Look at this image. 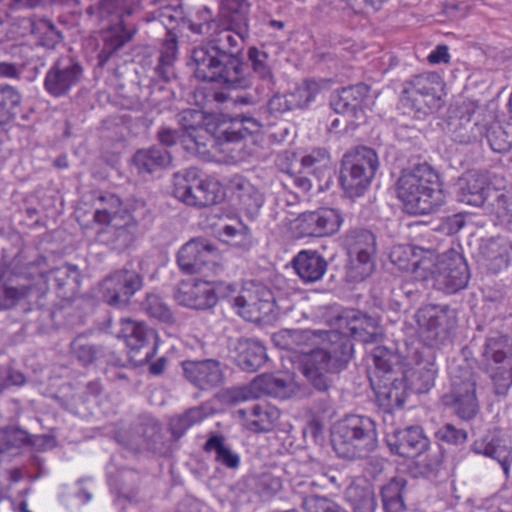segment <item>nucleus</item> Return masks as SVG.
<instances>
[{"label":"nucleus","instance_id":"f257e3e1","mask_svg":"<svg viewBox=\"0 0 512 512\" xmlns=\"http://www.w3.org/2000/svg\"><path fill=\"white\" fill-rule=\"evenodd\" d=\"M243 2H232L227 23L220 22L207 41L191 51L189 66L198 80L228 89H247L252 85V77L241 59L244 43L250 36L249 11Z\"/></svg>","mask_w":512,"mask_h":512},{"label":"nucleus","instance_id":"f03ea898","mask_svg":"<svg viewBox=\"0 0 512 512\" xmlns=\"http://www.w3.org/2000/svg\"><path fill=\"white\" fill-rule=\"evenodd\" d=\"M343 319L350 335L337 330L319 331L325 337L323 346L312 350L303 363L304 376L319 391H327L332 386L330 375L346 368L354 351L351 338L374 343L382 336L379 321L373 316L351 310L346 312Z\"/></svg>","mask_w":512,"mask_h":512},{"label":"nucleus","instance_id":"7ed1b4c3","mask_svg":"<svg viewBox=\"0 0 512 512\" xmlns=\"http://www.w3.org/2000/svg\"><path fill=\"white\" fill-rule=\"evenodd\" d=\"M398 199L412 215H427L446 203L437 172L428 164H418L402 171L396 183Z\"/></svg>","mask_w":512,"mask_h":512},{"label":"nucleus","instance_id":"20e7f679","mask_svg":"<svg viewBox=\"0 0 512 512\" xmlns=\"http://www.w3.org/2000/svg\"><path fill=\"white\" fill-rule=\"evenodd\" d=\"M332 445L340 458L348 460L367 458L378 446L375 421L365 415L345 416L334 427Z\"/></svg>","mask_w":512,"mask_h":512},{"label":"nucleus","instance_id":"39448f33","mask_svg":"<svg viewBox=\"0 0 512 512\" xmlns=\"http://www.w3.org/2000/svg\"><path fill=\"white\" fill-rule=\"evenodd\" d=\"M157 18L166 28V38L161 46L158 62L151 76V95L156 91H164L160 82L168 83L176 77L175 61L178 55L177 35L172 32L180 23L185 25L186 16L181 4L165 6L156 12Z\"/></svg>","mask_w":512,"mask_h":512},{"label":"nucleus","instance_id":"423d86ee","mask_svg":"<svg viewBox=\"0 0 512 512\" xmlns=\"http://www.w3.org/2000/svg\"><path fill=\"white\" fill-rule=\"evenodd\" d=\"M107 28L103 31V48L99 53L101 62L107 61L116 51L132 40L137 32L135 25L127 23L120 14L119 0H100L87 8Z\"/></svg>","mask_w":512,"mask_h":512},{"label":"nucleus","instance_id":"0eeeda50","mask_svg":"<svg viewBox=\"0 0 512 512\" xmlns=\"http://www.w3.org/2000/svg\"><path fill=\"white\" fill-rule=\"evenodd\" d=\"M106 333L122 339L132 359L139 363L149 361L156 352L157 333L145 322L130 317L109 318L104 324Z\"/></svg>","mask_w":512,"mask_h":512},{"label":"nucleus","instance_id":"6e6552de","mask_svg":"<svg viewBox=\"0 0 512 512\" xmlns=\"http://www.w3.org/2000/svg\"><path fill=\"white\" fill-rule=\"evenodd\" d=\"M151 210L143 199H134L130 213L114 218L99 233L100 240L119 252L128 249L146 228Z\"/></svg>","mask_w":512,"mask_h":512},{"label":"nucleus","instance_id":"1a4fd4ad","mask_svg":"<svg viewBox=\"0 0 512 512\" xmlns=\"http://www.w3.org/2000/svg\"><path fill=\"white\" fill-rule=\"evenodd\" d=\"M481 355L494 392L505 395L512 385V340L507 335L494 333L486 338Z\"/></svg>","mask_w":512,"mask_h":512},{"label":"nucleus","instance_id":"9d476101","mask_svg":"<svg viewBox=\"0 0 512 512\" xmlns=\"http://www.w3.org/2000/svg\"><path fill=\"white\" fill-rule=\"evenodd\" d=\"M378 166L377 154L371 148L360 147L353 154H345L339 180L346 195L350 198L362 196Z\"/></svg>","mask_w":512,"mask_h":512},{"label":"nucleus","instance_id":"9b49d317","mask_svg":"<svg viewBox=\"0 0 512 512\" xmlns=\"http://www.w3.org/2000/svg\"><path fill=\"white\" fill-rule=\"evenodd\" d=\"M343 244L350 256L348 276L355 282L363 281L375 269L376 235L366 228H351L343 236Z\"/></svg>","mask_w":512,"mask_h":512},{"label":"nucleus","instance_id":"f8f14e48","mask_svg":"<svg viewBox=\"0 0 512 512\" xmlns=\"http://www.w3.org/2000/svg\"><path fill=\"white\" fill-rule=\"evenodd\" d=\"M432 287L451 295L467 287L470 271L465 257L457 250L450 249L440 254L428 272Z\"/></svg>","mask_w":512,"mask_h":512},{"label":"nucleus","instance_id":"ddd939ff","mask_svg":"<svg viewBox=\"0 0 512 512\" xmlns=\"http://www.w3.org/2000/svg\"><path fill=\"white\" fill-rule=\"evenodd\" d=\"M442 88V78L436 72L414 75L403 84L401 104L417 114L425 115L440 107L439 92Z\"/></svg>","mask_w":512,"mask_h":512},{"label":"nucleus","instance_id":"4468645a","mask_svg":"<svg viewBox=\"0 0 512 512\" xmlns=\"http://www.w3.org/2000/svg\"><path fill=\"white\" fill-rule=\"evenodd\" d=\"M217 181L201 178L197 168L191 167L174 175V196L190 206L207 207L221 198Z\"/></svg>","mask_w":512,"mask_h":512},{"label":"nucleus","instance_id":"2eb2a0df","mask_svg":"<svg viewBox=\"0 0 512 512\" xmlns=\"http://www.w3.org/2000/svg\"><path fill=\"white\" fill-rule=\"evenodd\" d=\"M298 391L299 385L291 375L263 374L255 378L248 386L224 391L221 398L230 399L233 403L259 398L262 394L279 399H288Z\"/></svg>","mask_w":512,"mask_h":512},{"label":"nucleus","instance_id":"dca6fc26","mask_svg":"<svg viewBox=\"0 0 512 512\" xmlns=\"http://www.w3.org/2000/svg\"><path fill=\"white\" fill-rule=\"evenodd\" d=\"M419 332L424 343L429 347H441L451 340L446 339L456 326L457 313L448 305L428 304L416 312Z\"/></svg>","mask_w":512,"mask_h":512},{"label":"nucleus","instance_id":"f3484780","mask_svg":"<svg viewBox=\"0 0 512 512\" xmlns=\"http://www.w3.org/2000/svg\"><path fill=\"white\" fill-rule=\"evenodd\" d=\"M236 291L237 285L234 283L195 280L180 283L174 292V299L181 306L207 310L214 307L220 297H230Z\"/></svg>","mask_w":512,"mask_h":512},{"label":"nucleus","instance_id":"a211bd4d","mask_svg":"<svg viewBox=\"0 0 512 512\" xmlns=\"http://www.w3.org/2000/svg\"><path fill=\"white\" fill-rule=\"evenodd\" d=\"M451 375V399L455 414L463 420L473 419L479 412V402L476 397V381L472 371L465 368L460 374L454 371Z\"/></svg>","mask_w":512,"mask_h":512},{"label":"nucleus","instance_id":"6ab92c4d","mask_svg":"<svg viewBox=\"0 0 512 512\" xmlns=\"http://www.w3.org/2000/svg\"><path fill=\"white\" fill-rule=\"evenodd\" d=\"M343 222L339 210L322 207L301 213L295 220V228L300 237H326L336 234Z\"/></svg>","mask_w":512,"mask_h":512},{"label":"nucleus","instance_id":"aec40b11","mask_svg":"<svg viewBox=\"0 0 512 512\" xmlns=\"http://www.w3.org/2000/svg\"><path fill=\"white\" fill-rule=\"evenodd\" d=\"M142 285L140 274L124 269L107 276L100 284V291L103 300L110 306L125 307Z\"/></svg>","mask_w":512,"mask_h":512},{"label":"nucleus","instance_id":"412c9836","mask_svg":"<svg viewBox=\"0 0 512 512\" xmlns=\"http://www.w3.org/2000/svg\"><path fill=\"white\" fill-rule=\"evenodd\" d=\"M217 258V249L206 239H192L185 243L177 254L180 270L188 275L206 274Z\"/></svg>","mask_w":512,"mask_h":512},{"label":"nucleus","instance_id":"4be33fe9","mask_svg":"<svg viewBox=\"0 0 512 512\" xmlns=\"http://www.w3.org/2000/svg\"><path fill=\"white\" fill-rule=\"evenodd\" d=\"M82 75L83 68L78 62L70 57H61L47 72L44 86L49 94L60 97L76 86Z\"/></svg>","mask_w":512,"mask_h":512},{"label":"nucleus","instance_id":"5701e85b","mask_svg":"<svg viewBox=\"0 0 512 512\" xmlns=\"http://www.w3.org/2000/svg\"><path fill=\"white\" fill-rule=\"evenodd\" d=\"M185 378L201 390H212L224 382L221 363L215 359L186 360L182 362Z\"/></svg>","mask_w":512,"mask_h":512},{"label":"nucleus","instance_id":"b1692460","mask_svg":"<svg viewBox=\"0 0 512 512\" xmlns=\"http://www.w3.org/2000/svg\"><path fill=\"white\" fill-rule=\"evenodd\" d=\"M116 441L126 449L138 452L154 450L160 439V426L156 422L143 421L116 432Z\"/></svg>","mask_w":512,"mask_h":512},{"label":"nucleus","instance_id":"393cba45","mask_svg":"<svg viewBox=\"0 0 512 512\" xmlns=\"http://www.w3.org/2000/svg\"><path fill=\"white\" fill-rule=\"evenodd\" d=\"M387 444L393 453L405 458H415L428 449L429 439L425 436L422 427L409 426L389 435Z\"/></svg>","mask_w":512,"mask_h":512},{"label":"nucleus","instance_id":"a878e982","mask_svg":"<svg viewBox=\"0 0 512 512\" xmlns=\"http://www.w3.org/2000/svg\"><path fill=\"white\" fill-rule=\"evenodd\" d=\"M285 469L279 466L265 467L243 478L245 488L263 501L272 499L283 486L282 474Z\"/></svg>","mask_w":512,"mask_h":512},{"label":"nucleus","instance_id":"bb28decb","mask_svg":"<svg viewBox=\"0 0 512 512\" xmlns=\"http://www.w3.org/2000/svg\"><path fill=\"white\" fill-rule=\"evenodd\" d=\"M471 451L477 455H483L496 460L501 466L503 473L509 476L512 464V451L500 439L496 431L488 430L476 438L471 445Z\"/></svg>","mask_w":512,"mask_h":512},{"label":"nucleus","instance_id":"cd10ccee","mask_svg":"<svg viewBox=\"0 0 512 512\" xmlns=\"http://www.w3.org/2000/svg\"><path fill=\"white\" fill-rule=\"evenodd\" d=\"M292 267L305 284L316 283L324 277L328 262L316 250L304 249L299 251L291 261Z\"/></svg>","mask_w":512,"mask_h":512},{"label":"nucleus","instance_id":"c85d7f7f","mask_svg":"<svg viewBox=\"0 0 512 512\" xmlns=\"http://www.w3.org/2000/svg\"><path fill=\"white\" fill-rule=\"evenodd\" d=\"M229 186L237 200L238 208L250 219H255L265 201L263 194L248 179L240 175L233 176Z\"/></svg>","mask_w":512,"mask_h":512},{"label":"nucleus","instance_id":"c756f323","mask_svg":"<svg viewBox=\"0 0 512 512\" xmlns=\"http://www.w3.org/2000/svg\"><path fill=\"white\" fill-rule=\"evenodd\" d=\"M491 186L486 175L470 172L458 183L457 200L475 207L484 206Z\"/></svg>","mask_w":512,"mask_h":512},{"label":"nucleus","instance_id":"7c9ffc66","mask_svg":"<svg viewBox=\"0 0 512 512\" xmlns=\"http://www.w3.org/2000/svg\"><path fill=\"white\" fill-rule=\"evenodd\" d=\"M180 131L183 133V142L187 149H199L205 146L203 139L207 132L205 129L204 113L198 109H186L177 115Z\"/></svg>","mask_w":512,"mask_h":512},{"label":"nucleus","instance_id":"2f4dec72","mask_svg":"<svg viewBox=\"0 0 512 512\" xmlns=\"http://www.w3.org/2000/svg\"><path fill=\"white\" fill-rule=\"evenodd\" d=\"M370 381L374 389H377L379 401L386 405L388 412L400 409L406 402L408 385L404 376L401 378L389 376L386 379H380L377 384L373 378H370Z\"/></svg>","mask_w":512,"mask_h":512},{"label":"nucleus","instance_id":"473e14b6","mask_svg":"<svg viewBox=\"0 0 512 512\" xmlns=\"http://www.w3.org/2000/svg\"><path fill=\"white\" fill-rule=\"evenodd\" d=\"M234 351L236 364L247 372L257 371L267 360L266 348L256 339H237Z\"/></svg>","mask_w":512,"mask_h":512},{"label":"nucleus","instance_id":"72a5a7b5","mask_svg":"<svg viewBox=\"0 0 512 512\" xmlns=\"http://www.w3.org/2000/svg\"><path fill=\"white\" fill-rule=\"evenodd\" d=\"M368 92V86L363 83L343 88L332 98L331 108L337 114L359 118L363 112L362 105Z\"/></svg>","mask_w":512,"mask_h":512},{"label":"nucleus","instance_id":"f704fd0d","mask_svg":"<svg viewBox=\"0 0 512 512\" xmlns=\"http://www.w3.org/2000/svg\"><path fill=\"white\" fill-rule=\"evenodd\" d=\"M81 272L77 265L64 263L48 271L40 270L38 272L37 285L40 282L53 285L56 289L67 288L69 292L74 293L80 286Z\"/></svg>","mask_w":512,"mask_h":512},{"label":"nucleus","instance_id":"c9c22d12","mask_svg":"<svg viewBox=\"0 0 512 512\" xmlns=\"http://www.w3.org/2000/svg\"><path fill=\"white\" fill-rule=\"evenodd\" d=\"M127 201L123 207L121 199L110 192H98L95 196L93 205L95 207L94 219L97 223L108 224L113 222L114 218H123L130 213L132 201Z\"/></svg>","mask_w":512,"mask_h":512},{"label":"nucleus","instance_id":"e433bc0d","mask_svg":"<svg viewBox=\"0 0 512 512\" xmlns=\"http://www.w3.org/2000/svg\"><path fill=\"white\" fill-rule=\"evenodd\" d=\"M390 259L400 270L411 272L415 280L426 281L428 279L432 261L429 258L418 259L414 255L412 247L399 246L393 248Z\"/></svg>","mask_w":512,"mask_h":512},{"label":"nucleus","instance_id":"4c0bfd02","mask_svg":"<svg viewBox=\"0 0 512 512\" xmlns=\"http://www.w3.org/2000/svg\"><path fill=\"white\" fill-rule=\"evenodd\" d=\"M261 124L251 115H236L229 123L219 128V139L223 143H241L246 137L260 130Z\"/></svg>","mask_w":512,"mask_h":512},{"label":"nucleus","instance_id":"58836bf2","mask_svg":"<svg viewBox=\"0 0 512 512\" xmlns=\"http://www.w3.org/2000/svg\"><path fill=\"white\" fill-rule=\"evenodd\" d=\"M247 426L255 432L270 431L279 419V410L267 403L254 404L239 410Z\"/></svg>","mask_w":512,"mask_h":512},{"label":"nucleus","instance_id":"ea45409f","mask_svg":"<svg viewBox=\"0 0 512 512\" xmlns=\"http://www.w3.org/2000/svg\"><path fill=\"white\" fill-rule=\"evenodd\" d=\"M231 304L237 314L249 321H258L273 309V303L269 299H259L250 292L234 297Z\"/></svg>","mask_w":512,"mask_h":512},{"label":"nucleus","instance_id":"a19ab883","mask_svg":"<svg viewBox=\"0 0 512 512\" xmlns=\"http://www.w3.org/2000/svg\"><path fill=\"white\" fill-rule=\"evenodd\" d=\"M380 495L384 512H407V480L404 477L391 478L381 487Z\"/></svg>","mask_w":512,"mask_h":512},{"label":"nucleus","instance_id":"79ce46f5","mask_svg":"<svg viewBox=\"0 0 512 512\" xmlns=\"http://www.w3.org/2000/svg\"><path fill=\"white\" fill-rule=\"evenodd\" d=\"M247 57L260 82L258 87L261 88V94H269L275 86V77L268 53L253 46L248 49Z\"/></svg>","mask_w":512,"mask_h":512},{"label":"nucleus","instance_id":"37998d69","mask_svg":"<svg viewBox=\"0 0 512 512\" xmlns=\"http://www.w3.org/2000/svg\"><path fill=\"white\" fill-rule=\"evenodd\" d=\"M344 497L354 512H376L377 510V498L369 485L352 483L346 488Z\"/></svg>","mask_w":512,"mask_h":512},{"label":"nucleus","instance_id":"c03bdc74","mask_svg":"<svg viewBox=\"0 0 512 512\" xmlns=\"http://www.w3.org/2000/svg\"><path fill=\"white\" fill-rule=\"evenodd\" d=\"M133 162L140 172L151 173L158 168H163L171 162V155L161 145L141 149L136 152Z\"/></svg>","mask_w":512,"mask_h":512},{"label":"nucleus","instance_id":"a18cd8bd","mask_svg":"<svg viewBox=\"0 0 512 512\" xmlns=\"http://www.w3.org/2000/svg\"><path fill=\"white\" fill-rule=\"evenodd\" d=\"M204 450L208 453H215V461L227 469L235 470L240 466L241 457L225 443L222 435H212L204 445Z\"/></svg>","mask_w":512,"mask_h":512},{"label":"nucleus","instance_id":"49530a36","mask_svg":"<svg viewBox=\"0 0 512 512\" xmlns=\"http://www.w3.org/2000/svg\"><path fill=\"white\" fill-rule=\"evenodd\" d=\"M221 21L215 17L207 6L198 7L191 16H186L185 26L193 33L209 37Z\"/></svg>","mask_w":512,"mask_h":512},{"label":"nucleus","instance_id":"de8ad7c7","mask_svg":"<svg viewBox=\"0 0 512 512\" xmlns=\"http://www.w3.org/2000/svg\"><path fill=\"white\" fill-rule=\"evenodd\" d=\"M71 351L83 365L92 364L104 356L103 347L91 342L85 334L78 335L71 342Z\"/></svg>","mask_w":512,"mask_h":512},{"label":"nucleus","instance_id":"09e8293b","mask_svg":"<svg viewBox=\"0 0 512 512\" xmlns=\"http://www.w3.org/2000/svg\"><path fill=\"white\" fill-rule=\"evenodd\" d=\"M207 416L206 408L197 406L188 409L181 415L173 417L169 424L172 435L175 438L182 437L190 427L202 422Z\"/></svg>","mask_w":512,"mask_h":512},{"label":"nucleus","instance_id":"8fccbe9b","mask_svg":"<svg viewBox=\"0 0 512 512\" xmlns=\"http://www.w3.org/2000/svg\"><path fill=\"white\" fill-rule=\"evenodd\" d=\"M21 97L10 85L0 84V124L9 122L17 113Z\"/></svg>","mask_w":512,"mask_h":512},{"label":"nucleus","instance_id":"3c124183","mask_svg":"<svg viewBox=\"0 0 512 512\" xmlns=\"http://www.w3.org/2000/svg\"><path fill=\"white\" fill-rule=\"evenodd\" d=\"M141 306L150 317L160 322L171 324L175 321L173 312L157 294L147 293Z\"/></svg>","mask_w":512,"mask_h":512},{"label":"nucleus","instance_id":"603ef678","mask_svg":"<svg viewBox=\"0 0 512 512\" xmlns=\"http://www.w3.org/2000/svg\"><path fill=\"white\" fill-rule=\"evenodd\" d=\"M301 164L308 173H312L317 178H320L329 169L331 160L326 149L318 148L302 157Z\"/></svg>","mask_w":512,"mask_h":512},{"label":"nucleus","instance_id":"864d4df0","mask_svg":"<svg viewBox=\"0 0 512 512\" xmlns=\"http://www.w3.org/2000/svg\"><path fill=\"white\" fill-rule=\"evenodd\" d=\"M318 93V85L313 80H306L302 85L288 93V99L292 110L307 107Z\"/></svg>","mask_w":512,"mask_h":512},{"label":"nucleus","instance_id":"5fc2aeb1","mask_svg":"<svg viewBox=\"0 0 512 512\" xmlns=\"http://www.w3.org/2000/svg\"><path fill=\"white\" fill-rule=\"evenodd\" d=\"M486 139L491 150L495 153L505 154L512 148V134L500 125H492L486 130Z\"/></svg>","mask_w":512,"mask_h":512},{"label":"nucleus","instance_id":"6e6d98bb","mask_svg":"<svg viewBox=\"0 0 512 512\" xmlns=\"http://www.w3.org/2000/svg\"><path fill=\"white\" fill-rule=\"evenodd\" d=\"M435 438L442 444L459 446L466 442L468 432L452 423H444L434 433Z\"/></svg>","mask_w":512,"mask_h":512},{"label":"nucleus","instance_id":"4d7b16f0","mask_svg":"<svg viewBox=\"0 0 512 512\" xmlns=\"http://www.w3.org/2000/svg\"><path fill=\"white\" fill-rule=\"evenodd\" d=\"M29 434L16 427L0 429V453L9 451L11 448H20L27 443Z\"/></svg>","mask_w":512,"mask_h":512},{"label":"nucleus","instance_id":"13d9d810","mask_svg":"<svg viewBox=\"0 0 512 512\" xmlns=\"http://www.w3.org/2000/svg\"><path fill=\"white\" fill-rule=\"evenodd\" d=\"M484 130V126L466 120L464 124H461L453 132V140L461 144H470L481 139L484 135Z\"/></svg>","mask_w":512,"mask_h":512},{"label":"nucleus","instance_id":"bf43d9fd","mask_svg":"<svg viewBox=\"0 0 512 512\" xmlns=\"http://www.w3.org/2000/svg\"><path fill=\"white\" fill-rule=\"evenodd\" d=\"M511 204V199L503 191L491 186L489 196L484 206L496 213L499 217H504L510 212Z\"/></svg>","mask_w":512,"mask_h":512},{"label":"nucleus","instance_id":"052dcab7","mask_svg":"<svg viewBox=\"0 0 512 512\" xmlns=\"http://www.w3.org/2000/svg\"><path fill=\"white\" fill-rule=\"evenodd\" d=\"M222 234L231 239L239 238V240L235 241V244L246 249L250 248L253 244L251 230L242 221H237L235 225L223 226Z\"/></svg>","mask_w":512,"mask_h":512},{"label":"nucleus","instance_id":"680f3d73","mask_svg":"<svg viewBox=\"0 0 512 512\" xmlns=\"http://www.w3.org/2000/svg\"><path fill=\"white\" fill-rule=\"evenodd\" d=\"M391 353L387 351L385 348L377 347L373 353V362L375 365L374 376L372 377L374 380L378 378L386 379L387 377H393L392 372V361H391Z\"/></svg>","mask_w":512,"mask_h":512},{"label":"nucleus","instance_id":"e2e57ef3","mask_svg":"<svg viewBox=\"0 0 512 512\" xmlns=\"http://www.w3.org/2000/svg\"><path fill=\"white\" fill-rule=\"evenodd\" d=\"M303 507L306 512H348L338 503L321 496H310L304 499Z\"/></svg>","mask_w":512,"mask_h":512},{"label":"nucleus","instance_id":"0e129e2a","mask_svg":"<svg viewBox=\"0 0 512 512\" xmlns=\"http://www.w3.org/2000/svg\"><path fill=\"white\" fill-rule=\"evenodd\" d=\"M22 295L23 289L7 287L0 280V310L12 307Z\"/></svg>","mask_w":512,"mask_h":512},{"label":"nucleus","instance_id":"69168bd1","mask_svg":"<svg viewBox=\"0 0 512 512\" xmlns=\"http://www.w3.org/2000/svg\"><path fill=\"white\" fill-rule=\"evenodd\" d=\"M348 6L357 12H370L380 10L387 0H344Z\"/></svg>","mask_w":512,"mask_h":512},{"label":"nucleus","instance_id":"338daca9","mask_svg":"<svg viewBox=\"0 0 512 512\" xmlns=\"http://www.w3.org/2000/svg\"><path fill=\"white\" fill-rule=\"evenodd\" d=\"M451 56L447 45H437L427 56V61L431 65L447 64Z\"/></svg>","mask_w":512,"mask_h":512},{"label":"nucleus","instance_id":"774afa93","mask_svg":"<svg viewBox=\"0 0 512 512\" xmlns=\"http://www.w3.org/2000/svg\"><path fill=\"white\" fill-rule=\"evenodd\" d=\"M465 225L464 218L460 214H454L446 217L442 224L441 230L448 235H453L459 232Z\"/></svg>","mask_w":512,"mask_h":512}]
</instances>
